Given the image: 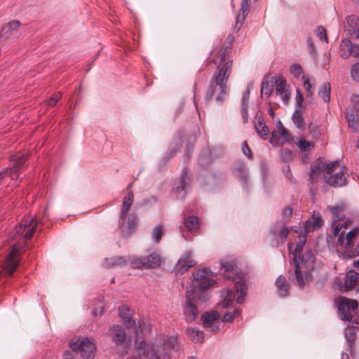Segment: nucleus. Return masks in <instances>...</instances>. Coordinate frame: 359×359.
Wrapping results in <instances>:
<instances>
[{
	"instance_id": "nucleus-1",
	"label": "nucleus",
	"mask_w": 359,
	"mask_h": 359,
	"mask_svg": "<svg viewBox=\"0 0 359 359\" xmlns=\"http://www.w3.org/2000/svg\"><path fill=\"white\" fill-rule=\"evenodd\" d=\"M209 271L206 269L198 270L193 273L194 280L191 289L186 291V305L184 308V313L187 321L192 322L198 316V309L194 304L195 295L198 292H201V296L198 298L203 302L208 300L207 294L204 290L212 285L215 281L208 277Z\"/></svg>"
},
{
	"instance_id": "nucleus-2",
	"label": "nucleus",
	"mask_w": 359,
	"mask_h": 359,
	"mask_svg": "<svg viewBox=\"0 0 359 359\" xmlns=\"http://www.w3.org/2000/svg\"><path fill=\"white\" fill-rule=\"evenodd\" d=\"M222 60H223V57L220 56L219 60L215 62L217 68L210 78L209 86L205 95L206 102L215 97L216 101L222 104L226 97L228 93L227 82L232 72L233 61L221 63Z\"/></svg>"
},
{
	"instance_id": "nucleus-3",
	"label": "nucleus",
	"mask_w": 359,
	"mask_h": 359,
	"mask_svg": "<svg viewBox=\"0 0 359 359\" xmlns=\"http://www.w3.org/2000/svg\"><path fill=\"white\" fill-rule=\"evenodd\" d=\"M314 259V255L311 250L306 251L304 255L301 254L298 257L294 255L293 262L295 269L294 275L290 276V279L300 287L305 285L308 282L309 275L308 271L313 267Z\"/></svg>"
},
{
	"instance_id": "nucleus-4",
	"label": "nucleus",
	"mask_w": 359,
	"mask_h": 359,
	"mask_svg": "<svg viewBox=\"0 0 359 359\" xmlns=\"http://www.w3.org/2000/svg\"><path fill=\"white\" fill-rule=\"evenodd\" d=\"M221 266L224 270V277L235 281L234 289L237 294L236 302L239 304H243L248 287L245 280L240 278L238 268L233 263L229 262H222Z\"/></svg>"
},
{
	"instance_id": "nucleus-5",
	"label": "nucleus",
	"mask_w": 359,
	"mask_h": 359,
	"mask_svg": "<svg viewBox=\"0 0 359 359\" xmlns=\"http://www.w3.org/2000/svg\"><path fill=\"white\" fill-rule=\"evenodd\" d=\"M37 226L38 222L36 219L30 217H25L21 220L19 225L15 227L13 231V237L14 239H18L19 241L21 239L23 241L29 240L36 231Z\"/></svg>"
},
{
	"instance_id": "nucleus-6",
	"label": "nucleus",
	"mask_w": 359,
	"mask_h": 359,
	"mask_svg": "<svg viewBox=\"0 0 359 359\" xmlns=\"http://www.w3.org/2000/svg\"><path fill=\"white\" fill-rule=\"evenodd\" d=\"M337 166L340 167V163L339 161H335L330 162V163L325 164L324 168V172H325L327 174L324 175V180L325 182L329 185L334 187L344 186L346 182V178L344 176L341 168H340L339 172L334 175H331L336 170Z\"/></svg>"
},
{
	"instance_id": "nucleus-7",
	"label": "nucleus",
	"mask_w": 359,
	"mask_h": 359,
	"mask_svg": "<svg viewBox=\"0 0 359 359\" xmlns=\"http://www.w3.org/2000/svg\"><path fill=\"white\" fill-rule=\"evenodd\" d=\"M337 309L340 313L341 319L344 321L351 322L353 315L351 311H355L358 307V303L355 299H348L344 297H339L337 302Z\"/></svg>"
},
{
	"instance_id": "nucleus-8",
	"label": "nucleus",
	"mask_w": 359,
	"mask_h": 359,
	"mask_svg": "<svg viewBox=\"0 0 359 359\" xmlns=\"http://www.w3.org/2000/svg\"><path fill=\"white\" fill-rule=\"evenodd\" d=\"M70 347L74 351H80L84 359H93L95 357L96 347L94 342L86 337L81 341L77 340L70 343Z\"/></svg>"
},
{
	"instance_id": "nucleus-9",
	"label": "nucleus",
	"mask_w": 359,
	"mask_h": 359,
	"mask_svg": "<svg viewBox=\"0 0 359 359\" xmlns=\"http://www.w3.org/2000/svg\"><path fill=\"white\" fill-rule=\"evenodd\" d=\"M28 156L22 154L14 157L13 164L11 168H6L0 172V180L6 177H9L12 180H15L19 177L20 172L23 169L24 165L27 161Z\"/></svg>"
},
{
	"instance_id": "nucleus-10",
	"label": "nucleus",
	"mask_w": 359,
	"mask_h": 359,
	"mask_svg": "<svg viewBox=\"0 0 359 359\" xmlns=\"http://www.w3.org/2000/svg\"><path fill=\"white\" fill-rule=\"evenodd\" d=\"M18 253V247L15 245L13 246L11 252L6 257L2 264V267L5 273L8 276H12L19 265V261L17 259Z\"/></svg>"
},
{
	"instance_id": "nucleus-11",
	"label": "nucleus",
	"mask_w": 359,
	"mask_h": 359,
	"mask_svg": "<svg viewBox=\"0 0 359 359\" xmlns=\"http://www.w3.org/2000/svg\"><path fill=\"white\" fill-rule=\"evenodd\" d=\"M277 129L278 131H273L271 133L270 143L272 145H282L290 140V134L280 121H278L277 123Z\"/></svg>"
},
{
	"instance_id": "nucleus-12",
	"label": "nucleus",
	"mask_w": 359,
	"mask_h": 359,
	"mask_svg": "<svg viewBox=\"0 0 359 359\" xmlns=\"http://www.w3.org/2000/svg\"><path fill=\"white\" fill-rule=\"evenodd\" d=\"M190 177L188 176L187 168H184L180 178L174 184L173 189L178 194L177 197L183 198L187 190L190 186Z\"/></svg>"
},
{
	"instance_id": "nucleus-13",
	"label": "nucleus",
	"mask_w": 359,
	"mask_h": 359,
	"mask_svg": "<svg viewBox=\"0 0 359 359\" xmlns=\"http://www.w3.org/2000/svg\"><path fill=\"white\" fill-rule=\"evenodd\" d=\"M234 41V36L233 35H229L222 47L220 48H215L214 49V52L215 53L216 57L214 58L213 61L217 62L219 60V57L222 56L223 60H222L221 63H225L228 61H232L229 59V53L231 49V46L233 42Z\"/></svg>"
},
{
	"instance_id": "nucleus-14",
	"label": "nucleus",
	"mask_w": 359,
	"mask_h": 359,
	"mask_svg": "<svg viewBox=\"0 0 359 359\" xmlns=\"http://www.w3.org/2000/svg\"><path fill=\"white\" fill-rule=\"evenodd\" d=\"M119 316L123 319L125 326L128 328L135 326L136 339H138L139 332L142 331L141 324L138 322L139 326L137 327L135 320L132 318V313L130 309L126 306H121L118 308Z\"/></svg>"
},
{
	"instance_id": "nucleus-15",
	"label": "nucleus",
	"mask_w": 359,
	"mask_h": 359,
	"mask_svg": "<svg viewBox=\"0 0 359 359\" xmlns=\"http://www.w3.org/2000/svg\"><path fill=\"white\" fill-rule=\"evenodd\" d=\"M219 315L217 311L205 312L201 316L203 327L212 332H216L219 329L218 319Z\"/></svg>"
},
{
	"instance_id": "nucleus-16",
	"label": "nucleus",
	"mask_w": 359,
	"mask_h": 359,
	"mask_svg": "<svg viewBox=\"0 0 359 359\" xmlns=\"http://www.w3.org/2000/svg\"><path fill=\"white\" fill-rule=\"evenodd\" d=\"M20 25L18 20H11L4 25L0 31V41H6L13 36L17 37Z\"/></svg>"
},
{
	"instance_id": "nucleus-17",
	"label": "nucleus",
	"mask_w": 359,
	"mask_h": 359,
	"mask_svg": "<svg viewBox=\"0 0 359 359\" xmlns=\"http://www.w3.org/2000/svg\"><path fill=\"white\" fill-rule=\"evenodd\" d=\"M344 29L350 37L359 39V18L354 15L348 16Z\"/></svg>"
},
{
	"instance_id": "nucleus-18",
	"label": "nucleus",
	"mask_w": 359,
	"mask_h": 359,
	"mask_svg": "<svg viewBox=\"0 0 359 359\" xmlns=\"http://www.w3.org/2000/svg\"><path fill=\"white\" fill-rule=\"evenodd\" d=\"M191 252L187 251L180 258L177 264L175 266V270L177 273H184L189 269L194 267L196 264V262L191 258Z\"/></svg>"
},
{
	"instance_id": "nucleus-19",
	"label": "nucleus",
	"mask_w": 359,
	"mask_h": 359,
	"mask_svg": "<svg viewBox=\"0 0 359 359\" xmlns=\"http://www.w3.org/2000/svg\"><path fill=\"white\" fill-rule=\"evenodd\" d=\"M134 195L133 191H128L123 199L122 208L119 217L121 226L123 227L124 219L127 218L128 214L133 203Z\"/></svg>"
},
{
	"instance_id": "nucleus-20",
	"label": "nucleus",
	"mask_w": 359,
	"mask_h": 359,
	"mask_svg": "<svg viewBox=\"0 0 359 359\" xmlns=\"http://www.w3.org/2000/svg\"><path fill=\"white\" fill-rule=\"evenodd\" d=\"M324 168L325 163L320 159H318L311 165L309 177L313 183L319 181L322 174L324 172Z\"/></svg>"
},
{
	"instance_id": "nucleus-21",
	"label": "nucleus",
	"mask_w": 359,
	"mask_h": 359,
	"mask_svg": "<svg viewBox=\"0 0 359 359\" xmlns=\"http://www.w3.org/2000/svg\"><path fill=\"white\" fill-rule=\"evenodd\" d=\"M126 221V219H124ZM137 217L135 214H130L126 221V224L123 222V227L122 228L118 222L119 227L121 229V233L123 236L126 237L130 235L132 232H133L137 225Z\"/></svg>"
},
{
	"instance_id": "nucleus-22",
	"label": "nucleus",
	"mask_w": 359,
	"mask_h": 359,
	"mask_svg": "<svg viewBox=\"0 0 359 359\" xmlns=\"http://www.w3.org/2000/svg\"><path fill=\"white\" fill-rule=\"evenodd\" d=\"M275 83L276 94L280 95L282 97L283 100L287 102L290 97V93L286 88L287 83L285 79L278 78L275 80Z\"/></svg>"
},
{
	"instance_id": "nucleus-23",
	"label": "nucleus",
	"mask_w": 359,
	"mask_h": 359,
	"mask_svg": "<svg viewBox=\"0 0 359 359\" xmlns=\"http://www.w3.org/2000/svg\"><path fill=\"white\" fill-rule=\"evenodd\" d=\"M109 332L113 341L116 344H122L124 343L126 334L124 329L121 326L114 325L110 328Z\"/></svg>"
},
{
	"instance_id": "nucleus-24",
	"label": "nucleus",
	"mask_w": 359,
	"mask_h": 359,
	"mask_svg": "<svg viewBox=\"0 0 359 359\" xmlns=\"http://www.w3.org/2000/svg\"><path fill=\"white\" fill-rule=\"evenodd\" d=\"M128 264V260L126 257L122 256H117L110 258H106L102 263V265L107 268L123 266Z\"/></svg>"
},
{
	"instance_id": "nucleus-25",
	"label": "nucleus",
	"mask_w": 359,
	"mask_h": 359,
	"mask_svg": "<svg viewBox=\"0 0 359 359\" xmlns=\"http://www.w3.org/2000/svg\"><path fill=\"white\" fill-rule=\"evenodd\" d=\"M276 285L280 297H285L288 294L290 286L284 276H279L276 279Z\"/></svg>"
},
{
	"instance_id": "nucleus-26",
	"label": "nucleus",
	"mask_w": 359,
	"mask_h": 359,
	"mask_svg": "<svg viewBox=\"0 0 359 359\" xmlns=\"http://www.w3.org/2000/svg\"><path fill=\"white\" fill-rule=\"evenodd\" d=\"M145 257L146 269H156L161 264V257L156 252L151 253Z\"/></svg>"
},
{
	"instance_id": "nucleus-27",
	"label": "nucleus",
	"mask_w": 359,
	"mask_h": 359,
	"mask_svg": "<svg viewBox=\"0 0 359 359\" xmlns=\"http://www.w3.org/2000/svg\"><path fill=\"white\" fill-rule=\"evenodd\" d=\"M358 276L359 274L354 271H351L347 273L344 280V286L346 290H351L354 287L355 283L358 279Z\"/></svg>"
},
{
	"instance_id": "nucleus-28",
	"label": "nucleus",
	"mask_w": 359,
	"mask_h": 359,
	"mask_svg": "<svg viewBox=\"0 0 359 359\" xmlns=\"http://www.w3.org/2000/svg\"><path fill=\"white\" fill-rule=\"evenodd\" d=\"M353 43L350 39H343L340 44L339 54L342 58H348L352 53Z\"/></svg>"
},
{
	"instance_id": "nucleus-29",
	"label": "nucleus",
	"mask_w": 359,
	"mask_h": 359,
	"mask_svg": "<svg viewBox=\"0 0 359 359\" xmlns=\"http://www.w3.org/2000/svg\"><path fill=\"white\" fill-rule=\"evenodd\" d=\"M303 111L304 110L302 109H295L292 116L293 123L299 130H304L306 126L304 118L303 116Z\"/></svg>"
},
{
	"instance_id": "nucleus-30",
	"label": "nucleus",
	"mask_w": 359,
	"mask_h": 359,
	"mask_svg": "<svg viewBox=\"0 0 359 359\" xmlns=\"http://www.w3.org/2000/svg\"><path fill=\"white\" fill-rule=\"evenodd\" d=\"M128 263L129 262L133 269H146L145 257H129L128 259Z\"/></svg>"
},
{
	"instance_id": "nucleus-31",
	"label": "nucleus",
	"mask_w": 359,
	"mask_h": 359,
	"mask_svg": "<svg viewBox=\"0 0 359 359\" xmlns=\"http://www.w3.org/2000/svg\"><path fill=\"white\" fill-rule=\"evenodd\" d=\"M273 78L271 77V80L269 78H264L261 84V93L269 97L273 91Z\"/></svg>"
},
{
	"instance_id": "nucleus-32",
	"label": "nucleus",
	"mask_w": 359,
	"mask_h": 359,
	"mask_svg": "<svg viewBox=\"0 0 359 359\" xmlns=\"http://www.w3.org/2000/svg\"><path fill=\"white\" fill-rule=\"evenodd\" d=\"M187 334L196 343L201 342L203 339L204 334L203 332L196 327H190L187 330Z\"/></svg>"
},
{
	"instance_id": "nucleus-33",
	"label": "nucleus",
	"mask_w": 359,
	"mask_h": 359,
	"mask_svg": "<svg viewBox=\"0 0 359 359\" xmlns=\"http://www.w3.org/2000/svg\"><path fill=\"white\" fill-rule=\"evenodd\" d=\"M184 224L188 231H191L198 229L199 219L195 216H189L184 218Z\"/></svg>"
},
{
	"instance_id": "nucleus-34",
	"label": "nucleus",
	"mask_w": 359,
	"mask_h": 359,
	"mask_svg": "<svg viewBox=\"0 0 359 359\" xmlns=\"http://www.w3.org/2000/svg\"><path fill=\"white\" fill-rule=\"evenodd\" d=\"M330 83L325 82L318 90L319 96L323 99L325 102H329L330 100Z\"/></svg>"
},
{
	"instance_id": "nucleus-35",
	"label": "nucleus",
	"mask_w": 359,
	"mask_h": 359,
	"mask_svg": "<svg viewBox=\"0 0 359 359\" xmlns=\"http://www.w3.org/2000/svg\"><path fill=\"white\" fill-rule=\"evenodd\" d=\"M359 229L354 228L347 233L346 236L345 250H348L353 246V240L358 236Z\"/></svg>"
},
{
	"instance_id": "nucleus-36",
	"label": "nucleus",
	"mask_w": 359,
	"mask_h": 359,
	"mask_svg": "<svg viewBox=\"0 0 359 359\" xmlns=\"http://www.w3.org/2000/svg\"><path fill=\"white\" fill-rule=\"evenodd\" d=\"M238 171V177L240 182L243 184H247L248 179V172L246 165L241 163L236 168Z\"/></svg>"
},
{
	"instance_id": "nucleus-37",
	"label": "nucleus",
	"mask_w": 359,
	"mask_h": 359,
	"mask_svg": "<svg viewBox=\"0 0 359 359\" xmlns=\"http://www.w3.org/2000/svg\"><path fill=\"white\" fill-rule=\"evenodd\" d=\"M255 128L260 137L266 139L269 134V129L262 121H259L255 123Z\"/></svg>"
},
{
	"instance_id": "nucleus-38",
	"label": "nucleus",
	"mask_w": 359,
	"mask_h": 359,
	"mask_svg": "<svg viewBox=\"0 0 359 359\" xmlns=\"http://www.w3.org/2000/svg\"><path fill=\"white\" fill-rule=\"evenodd\" d=\"M250 8V3L247 1L243 0L242 3H241V10H240L241 12V15L237 16L236 25L238 22L242 23V22L245 20V17L247 16V15L249 12Z\"/></svg>"
},
{
	"instance_id": "nucleus-39",
	"label": "nucleus",
	"mask_w": 359,
	"mask_h": 359,
	"mask_svg": "<svg viewBox=\"0 0 359 359\" xmlns=\"http://www.w3.org/2000/svg\"><path fill=\"white\" fill-rule=\"evenodd\" d=\"M330 210L332 214V222H339L342 220L345 215L343 212V208L339 206H334L330 208Z\"/></svg>"
},
{
	"instance_id": "nucleus-40",
	"label": "nucleus",
	"mask_w": 359,
	"mask_h": 359,
	"mask_svg": "<svg viewBox=\"0 0 359 359\" xmlns=\"http://www.w3.org/2000/svg\"><path fill=\"white\" fill-rule=\"evenodd\" d=\"M346 119L348 123V126L351 128L354 131L359 130V117L358 116H355L353 114H347Z\"/></svg>"
},
{
	"instance_id": "nucleus-41",
	"label": "nucleus",
	"mask_w": 359,
	"mask_h": 359,
	"mask_svg": "<svg viewBox=\"0 0 359 359\" xmlns=\"http://www.w3.org/2000/svg\"><path fill=\"white\" fill-rule=\"evenodd\" d=\"M226 294L224 300L222 302V306L223 308L229 307L232 304L233 300L235 299V293L233 291L227 290L226 291Z\"/></svg>"
},
{
	"instance_id": "nucleus-42",
	"label": "nucleus",
	"mask_w": 359,
	"mask_h": 359,
	"mask_svg": "<svg viewBox=\"0 0 359 359\" xmlns=\"http://www.w3.org/2000/svg\"><path fill=\"white\" fill-rule=\"evenodd\" d=\"M163 234V229L161 225H157L154 228V229L152 230L151 236L155 243H158L160 242Z\"/></svg>"
},
{
	"instance_id": "nucleus-43",
	"label": "nucleus",
	"mask_w": 359,
	"mask_h": 359,
	"mask_svg": "<svg viewBox=\"0 0 359 359\" xmlns=\"http://www.w3.org/2000/svg\"><path fill=\"white\" fill-rule=\"evenodd\" d=\"M306 241V235H302L299 236V241L297 243L296 247L294 248V252H293V258L294 257V255H297V257L301 255L303 248Z\"/></svg>"
},
{
	"instance_id": "nucleus-44",
	"label": "nucleus",
	"mask_w": 359,
	"mask_h": 359,
	"mask_svg": "<svg viewBox=\"0 0 359 359\" xmlns=\"http://www.w3.org/2000/svg\"><path fill=\"white\" fill-rule=\"evenodd\" d=\"M316 34L322 41L328 43V38L325 29L323 26L317 27L316 29Z\"/></svg>"
},
{
	"instance_id": "nucleus-45",
	"label": "nucleus",
	"mask_w": 359,
	"mask_h": 359,
	"mask_svg": "<svg viewBox=\"0 0 359 359\" xmlns=\"http://www.w3.org/2000/svg\"><path fill=\"white\" fill-rule=\"evenodd\" d=\"M239 314L240 311L238 309H233L231 312H229L224 314L222 317V320L224 323L231 322Z\"/></svg>"
},
{
	"instance_id": "nucleus-46",
	"label": "nucleus",
	"mask_w": 359,
	"mask_h": 359,
	"mask_svg": "<svg viewBox=\"0 0 359 359\" xmlns=\"http://www.w3.org/2000/svg\"><path fill=\"white\" fill-rule=\"evenodd\" d=\"M355 332L353 330H350L346 332V339L351 350L353 348L355 340Z\"/></svg>"
},
{
	"instance_id": "nucleus-47",
	"label": "nucleus",
	"mask_w": 359,
	"mask_h": 359,
	"mask_svg": "<svg viewBox=\"0 0 359 359\" xmlns=\"http://www.w3.org/2000/svg\"><path fill=\"white\" fill-rule=\"evenodd\" d=\"M290 73L296 78L303 74V69L299 64H293L290 67Z\"/></svg>"
},
{
	"instance_id": "nucleus-48",
	"label": "nucleus",
	"mask_w": 359,
	"mask_h": 359,
	"mask_svg": "<svg viewBox=\"0 0 359 359\" xmlns=\"http://www.w3.org/2000/svg\"><path fill=\"white\" fill-rule=\"evenodd\" d=\"M298 146L302 151H309L312 147H313V144L311 143L310 142L306 140L301 139L299 141Z\"/></svg>"
},
{
	"instance_id": "nucleus-49",
	"label": "nucleus",
	"mask_w": 359,
	"mask_h": 359,
	"mask_svg": "<svg viewBox=\"0 0 359 359\" xmlns=\"http://www.w3.org/2000/svg\"><path fill=\"white\" fill-rule=\"evenodd\" d=\"M310 219H311L312 225L315 229H319L323 224V220L319 215H315L313 213Z\"/></svg>"
},
{
	"instance_id": "nucleus-50",
	"label": "nucleus",
	"mask_w": 359,
	"mask_h": 359,
	"mask_svg": "<svg viewBox=\"0 0 359 359\" xmlns=\"http://www.w3.org/2000/svg\"><path fill=\"white\" fill-rule=\"evenodd\" d=\"M351 74L354 81L359 82V62L352 66Z\"/></svg>"
},
{
	"instance_id": "nucleus-51",
	"label": "nucleus",
	"mask_w": 359,
	"mask_h": 359,
	"mask_svg": "<svg viewBox=\"0 0 359 359\" xmlns=\"http://www.w3.org/2000/svg\"><path fill=\"white\" fill-rule=\"evenodd\" d=\"M293 153L287 149H283L281 150L280 156L284 161H288L293 157Z\"/></svg>"
},
{
	"instance_id": "nucleus-52",
	"label": "nucleus",
	"mask_w": 359,
	"mask_h": 359,
	"mask_svg": "<svg viewBox=\"0 0 359 359\" xmlns=\"http://www.w3.org/2000/svg\"><path fill=\"white\" fill-rule=\"evenodd\" d=\"M332 234L334 237L338 236L341 234V230L344 227L343 224H339V222H332Z\"/></svg>"
},
{
	"instance_id": "nucleus-53",
	"label": "nucleus",
	"mask_w": 359,
	"mask_h": 359,
	"mask_svg": "<svg viewBox=\"0 0 359 359\" xmlns=\"http://www.w3.org/2000/svg\"><path fill=\"white\" fill-rule=\"evenodd\" d=\"M62 95L60 93H57L53 95L47 101L49 106H55L56 103L60 100Z\"/></svg>"
},
{
	"instance_id": "nucleus-54",
	"label": "nucleus",
	"mask_w": 359,
	"mask_h": 359,
	"mask_svg": "<svg viewBox=\"0 0 359 359\" xmlns=\"http://www.w3.org/2000/svg\"><path fill=\"white\" fill-rule=\"evenodd\" d=\"M296 102L299 107L298 109L304 110L305 106L304 105V97L298 90L297 91Z\"/></svg>"
},
{
	"instance_id": "nucleus-55",
	"label": "nucleus",
	"mask_w": 359,
	"mask_h": 359,
	"mask_svg": "<svg viewBox=\"0 0 359 359\" xmlns=\"http://www.w3.org/2000/svg\"><path fill=\"white\" fill-rule=\"evenodd\" d=\"M242 151L250 159L252 158V154L250 149L248 147V142L246 141H244L242 143Z\"/></svg>"
},
{
	"instance_id": "nucleus-56",
	"label": "nucleus",
	"mask_w": 359,
	"mask_h": 359,
	"mask_svg": "<svg viewBox=\"0 0 359 359\" xmlns=\"http://www.w3.org/2000/svg\"><path fill=\"white\" fill-rule=\"evenodd\" d=\"M250 86H248L246 90L243 93L242 97V105L248 106V101L250 97Z\"/></svg>"
},
{
	"instance_id": "nucleus-57",
	"label": "nucleus",
	"mask_w": 359,
	"mask_h": 359,
	"mask_svg": "<svg viewBox=\"0 0 359 359\" xmlns=\"http://www.w3.org/2000/svg\"><path fill=\"white\" fill-rule=\"evenodd\" d=\"M289 233V229L286 226H283L279 232V236L282 241L285 240Z\"/></svg>"
},
{
	"instance_id": "nucleus-58",
	"label": "nucleus",
	"mask_w": 359,
	"mask_h": 359,
	"mask_svg": "<svg viewBox=\"0 0 359 359\" xmlns=\"http://www.w3.org/2000/svg\"><path fill=\"white\" fill-rule=\"evenodd\" d=\"M345 231H341V234L339 235L337 237V244L340 246H342L345 248V243H346V238H344Z\"/></svg>"
},
{
	"instance_id": "nucleus-59",
	"label": "nucleus",
	"mask_w": 359,
	"mask_h": 359,
	"mask_svg": "<svg viewBox=\"0 0 359 359\" xmlns=\"http://www.w3.org/2000/svg\"><path fill=\"white\" fill-rule=\"evenodd\" d=\"M315 230L313 226L312 225L311 219L307 220L304 224V231L305 233H309Z\"/></svg>"
},
{
	"instance_id": "nucleus-60",
	"label": "nucleus",
	"mask_w": 359,
	"mask_h": 359,
	"mask_svg": "<svg viewBox=\"0 0 359 359\" xmlns=\"http://www.w3.org/2000/svg\"><path fill=\"white\" fill-rule=\"evenodd\" d=\"M304 86L309 95H311L313 94V92L311 91L312 85L310 83L308 78L304 79Z\"/></svg>"
},
{
	"instance_id": "nucleus-61",
	"label": "nucleus",
	"mask_w": 359,
	"mask_h": 359,
	"mask_svg": "<svg viewBox=\"0 0 359 359\" xmlns=\"http://www.w3.org/2000/svg\"><path fill=\"white\" fill-rule=\"evenodd\" d=\"M248 106L241 105V114L244 123L248 121Z\"/></svg>"
},
{
	"instance_id": "nucleus-62",
	"label": "nucleus",
	"mask_w": 359,
	"mask_h": 359,
	"mask_svg": "<svg viewBox=\"0 0 359 359\" xmlns=\"http://www.w3.org/2000/svg\"><path fill=\"white\" fill-rule=\"evenodd\" d=\"M351 101L354 105V107L359 111V95H354L352 96Z\"/></svg>"
},
{
	"instance_id": "nucleus-63",
	"label": "nucleus",
	"mask_w": 359,
	"mask_h": 359,
	"mask_svg": "<svg viewBox=\"0 0 359 359\" xmlns=\"http://www.w3.org/2000/svg\"><path fill=\"white\" fill-rule=\"evenodd\" d=\"M351 55L354 57L359 58V44H353Z\"/></svg>"
},
{
	"instance_id": "nucleus-64",
	"label": "nucleus",
	"mask_w": 359,
	"mask_h": 359,
	"mask_svg": "<svg viewBox=\"0 0 359 359\" xmlns=\"http://www.w3.org/2000/svg\"><path fill=\"white\" fill-rule=\"evenodd\" d=\"M177 151L172 149L170 150L166 156L163 158V161H170L176 154Z\"/></svg>"
}]
</instances>
